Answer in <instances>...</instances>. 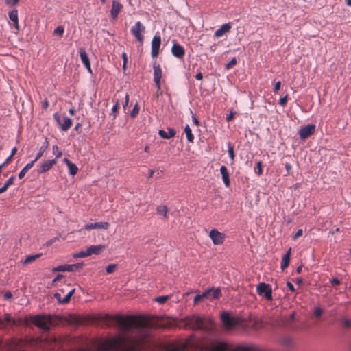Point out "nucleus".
Masks as SVG:
<instances>
[{
    "label": "nucleus",
    "mask_w": 351,
    "mask_h": 351,
    "mask_svg": "<svg viewBox=\"0 0 351 351\" xmlns=\"http://www.w3.org/2000/svg\"><path fill=\"white\" fill-rule=\"evenodd\" d=\"M119 330V334L105 341L101 351H184L185 346L177 343H157L152 324L144 317L135 315H107Z\"/></svg>",
    "instance_id": "1"
},
{
    "label": "nucleus",
    "mask_w": 351,
    "mask_h": 351,
    "mask_svg": "<svg viewBox=\"0 0 351 351\" xmlns=\"http://www.w3.org/2000/svg\"><path fill=\"white\" fill-rule=\"evenodd\" d=\"M32 321L35 326L43 330L44 334L36 338L19 341L14 345V351H34V348L43 351H63L62 341L48 332L53 324L51 315H38Z\"/></svg>",
    "instance_id": "2"
},
{
    "label": "nucleus",
    "mask_w": 351,
    "mask_h": 351,
    "mask_svg": "<svg viewBox=\"0 0 351 351\" xmlns=\"http://www.w3.org/2000/svg\"><path fill=\"white\" fill-rule=\"evenodd\" d=\"M202 351H261L255 344H238L235 346L220 340H213L202 348Z\"/></svg>",
    "instance_id": "3"
},
{
    "label": "nucleus",
    "mask_w": 351,
    "mask_h": 351,
    "mask_svg": "<svg viewBox=\"0 0 351 351\" xmlns=\"http://www.w3.org/2000/svg\"><path fill=\"white\" fill-rule=\"evenodd\" d=\"M184 324V328L192 330H202L207 334H211L213 331V323L210 319L204 317L191 315L182 319Z\"/></svg>",
    "instance_id": "4"
},
{
    "label": "nucleus",
    "mask_w": 351,
    "mask_h": 351,
    "mask_svg": "<svg viewBox=\"0 0 351 351\" xmlns=\"http://www.w3.org/2000/svg\"><path fill=\"white\" fill-rule=\"evenodd\" d=\"M220 319L223 328L226 331L232 330L236 326L241 324L243 319L239 316H232L230 313L228 311H223L220 315Z\"/></svg>",
    "instance_id": "5"
},
{
    "label": "nucleus",
    "mask_w": 351,
    "mask_h": 351,
    "mask_svg": "<svg viewBox=\"0 0 351 351\" xmlns=\"http://www.w3.org/2000/svg\"><path fill=\"white\" fill-rule=\"evenodd\" d=\"M221 295V290L219 287L215 288L212 287L208 288L206 291L201 294L196 295L193 298L194 304H197L199 302L203 301L204 299H208L209 300H215L219 299Z\"/></svg>",
    "instance_id": "6"
},
{
    "label": "nucleus",
    "mask_w": 351,
    "mask_h": 351,
    "mask_svg": "<svg viewBox=\"0 0 351 351\" xmlns=\"http://www.w3.org/2000/svg\"><path fill=\"white\" fill-rule=\"evenodd\" d=\"M53 117L62 131H67L72 125V119L66 117L65 114H61L56 112L53 114Z\"/></svg>",
    "instance_id": "7"
},
{
    "label": "nucleus",
    "mask_w": 351,
    "mask_h": 351,
    "mask_svg": "<svg viewBox=\"0 0 351 351\" xmlns=\"http://www.w3.org/2000/svg\"><path fill=\"white\" fill-rule=\"evenodd\" d=\"M256 292L261 295L263 296L267 300L271 301L272 298V289L269 284L261 282L256 286Z\"/></svg>",
    "instance_id": "8"
},
{
    "label": "nucleus",
    "mask_w": 351,
    "mask_h": 351,
    "mask_svg": "<svg viewBox=\"0 0 351 351\" xmlns=\"http://www.w3.org/2000/svg\"><path fill=\"white\" fill-rule=\"evenodd\" d=\"M145 31V27L140 21H137L131 28V34L134 36L136 39L142 45L144 36L143 33Z\"/></svg>",
    "instance_id": "9"
},
{
    "label": "nucleus",
    "mask_w": 351,
    "mask_h": 351,
    "mask_svg": "<svg viewBox=\"0 0 351 351\" xmlns=\"http://www.w3.org/2000/svg\"><path fill=\"white\" fill-rule=\"evenodd\" d=\"M83 265H84L83 263H77L72 264V265L65 264V265H58L56 267H53L52 271L53 272L65 271H75L77 269H81Z\"/></svg>",
    "instance_id": "10"
},
{
    "label": "nucleus",
    "mask_w": 351,
    "mask_h": 351,
    "mask_svg": "<svg viewBox=\"0 0 351 351\" xmlns=\"http://www.w3.org/2000/svg\"><path fill=\"white\" fill-rule=\"evenodd\" d=\"M315 125L314 124H308L302 127L299 130V136L301 140H305L315 133Z\"/></svg>",
    "instance_id": "11"
},
{
    "label": "nucleus",
    "mask_w": 351,
    "mask_h": 351,
    "mask_svg": "<svg viewBox=\"0 0 351 351\" xmlns=\"http://www.w3.org/2000/svg\"><path fill=\"white\" fill-rule=\"evenodd\" d=\"M209 237L215 245L222 244L225 239V234L216 229H212L210 231Z\"/></svg>",
    "instance_id": "12"
},
{
    "label": "nucleus",
    "mask_w": 351,
    "mask_h": 351,
    "mask_svg": "<svg viewBox=\"0 0 351 351\" xmlns=\"http://www.w3.org/2000/svg\"><path fill=\"white\" fill-rule=\"evenodd\" d=\"M123 5L117 0H112L110 9V18L112 21H117L118 15L123 9Z\"/></svg>",
    "instance_id": "13"
},
{
    "label": "nucleus",
    "mask_w": 351,
    "mask_h": 351,
    "mask_svg": "<svg viewBox=\"0 0 351 351\" xmlns=\"http://www.w3.org/2000/svg\"><path fill=\"white\" fill-rule=\"evenodd\" d=\"M171 53L176 58L182 59L185 55V49L181 45L174 42L171 47Z\"/></svg>",
    "instance_id": "14"
},
{
    "label": "nucleus",
    "mask_w": 351,
    "mask_h": 351,
    "mask_svg": "<svg viewBox=\"0 0 351 351\" xmlns=\"http://www.w3.org/2000/svg\"><path fill=\"white\" fill-rule=\"evenodd\" d=\"M161 44V38L160 36L156 35L154 36L152 41V56L156 57L159 53L160 47Z\"/></svg>",
    "instance_id": "15"
},
{
    "label": "nucleus",
    "mask_w": 351,
    "mask_h": 351,
    "mask_svg": "<svg viewBox=\"0 0 351 351\" xmlns=\"http://www.w3.org/2000/svg\"><path fill=\"white\" fill-rule=\"evenodd\" d=\"M110 226V224L108 222H95L87 223L84 226V229L86 230H93V229H104L107 230Z\"/></svg>",
    "instance_id": "16"
},
{
    "label": "nucleus",
    "mask_w": 351,
    "mask_h": 351,
    "mask_svg": "<svg viewBox=\"0 0 351 351\" xmlns=\"http://www.w3.org/2000/svg\"><path fill=\"white\" fill-rule=\"evenodd\" d=\"M56 159L49 160L45 161L41 165L40 168L38 170V173H44L48 171L52 167L56 164Z\"/></svg>",
    "instance_id": "17"
},
{
    "label": "nucleus",
    "mask_w": 351,
    "mask_h": 351,
    "mask_svg": "<svg viewBox=\"0 0 351 351\" xmlns=\"http://www.w3.org/2000/svg\"><path fill=\"white\" fill-rule=\"evenodd\" d=\"M231 29V23H227L223 24L219 29L215 31L214 33V36L216 38H219L222 36L223 34L228 33Z\"/></svg>",
    "instance_id": "18"
},
{
    "label": "nucleus",
    "mask_w": 351,
    "mask_h": 351,
    "mask_svg": "<svg viewBox=\"0 0 351 351\" xmlns=\"http://www.w3.org/2000/svg\"><path fill=\"white\" fill-rule=\"evenodd\" d=\"M220 173L222 176V180L223 184L226 187H229L230 184V178H229V172L226 166L222 165L220 167Z\"/></svg>",
    "instance_id": "19"
},
{
    "label": "nucleus",
    "mask_w": 351,
    "mask_h": 351,
    "mask_svg": "<svg viewBox=\"0 0 351 351\" xmlns=\"http://www.w3.org/2000/svg\"><path fill=\"white\" fill-rule=\"evenodd\" d=\"M168 133L165 130H160L158 131V135L163 139H170L176 136V132L173 128H168Z\"/></svg>",
    "instance_id": "20"
},
{
    "label": "nucleus",
    "mask_w": 351,
    "mask_h": 351,
    "mask_svg": "<svg viewBox=\"0 0 351 351\" xmlns=\"http://www.w3.org/2000/svg\"><path fill=\"white\" fill-rule=\"evenodd\" d=\"M291 247H289L287 252L282 256L280 268L283 271L288 267L290 262Z\"/></svg>",
    "instance_id": "21"
},
{
    "label": "nucleus",
    "mask_w": 351,
    "mask_h": 351,
    "mask_svg": "<svg viewBox=\"0 0 351 351\" xmlns=\"http://www.w3.org/2000/svg\"><path fill=\"white\" fill-rule=\"evenodd\" d=\"M105 248L106 246L103 245H90L87 248V252L89 256H91L92 254L98 255L101 254Z\"/></svg>",
    "instance_id": "22"
},
{
    "label": "nucleus",
    "mask_w": 351,
    "mask_h": 351,
    "mask_svg": "<svg viewBox=\"0 0 351 351\" xmlns=\"http://www.w3.org/2000/svg\"><path fill=\"white\" fill-rule=\"evenodd\" d=\"M6 322L11 326H15L17 324L16 319L11 317V315L9 313H5L4 315V319L0 318V327H3L4 324Z\"/></svg>",
    "instance_id": "23"
},
{
    "label": "nucleus",
    "mask_w": 351,
    "mask_h": 351,
    "mask_svg": "<svg viewBox=\"0 0 351 351\" xmlns=\"http://www.w3.org/2000/svg\"><path fill=\"white\" fill-rule=\"evenodd\" d=\"M249 320L253 322L252 324L251 325V330H259L263 328L264 324L263 322L261 319H254L250 317Z\"/></svg>",
    "instance_id": "24"
},
{
    "label": "nucleus",
    "mask_w": 351,
    "mask_h": 351,
    "mask_svg": "<svg viewBox=\"0 0 351 351\" xmlns=\"http://www.w3.org/2000/svg\"><path fill=\"white\" fill-rule=\"evenodd\" d=\"M9 18L14 23V27L16 29H19V19H18V11L17 10H13L9 12Z\"/></svg>",
    "instance_id": "25"
},
{
    "label": "nucleus",
    "mask_w": 351,
    "mask_h": 351,
    "mask_svg": "<svg viewBox=\"0 0 351 351\" xmlns=\"http://www.w3.org/2000/svg\"><path fill=\"white\" fill-rule=\"evenodd\" d=\"M153 68H154V80H161L162 71L160 64H157L156 62H155L153 64Z\"/></svg>",
    "instance_id": "26"
},
{
    "label": "nucleus",
    "mask_w": 351,
    "mask_h": 351,
    "mask_svg": "<svg viewBox=\"0 0 351 351\" xmlns=\"http://www.w3.org/2000/svg\"><path fill=\"white\" fill-rule=\"evenodd\" d=\"M48 146H49V142L47 141V139L46 138L45 140V141L43 142L42 146L40 147V150L39 152L37 153L34 160H33L35 162L42 157V156L43 155L44 152L47 150V149L48 148Z\"/></svg>",
    "instance_id": "27"
},
{
    "label": "nucleus",
    "mask_w": 351,
    "mask_h": 351,
    "mask_svg": "<svg viewBox=\"0 0 351 351\" xmlns=\"http://www.w3.org/2000/svg\"><path fill=\"white\" fill-rule=\"evenodd\" d=\"M174 326L173 322L169 319H162L160 323L159 327L162 329H170Z\"/></svg>",
    "instance_id": "28"
},
{
    "label": "nucleus",
    "mask_w": 351,
    "mask_h": 351,
    "mask_svg": "<svg viewBox=\"0 0 351 351\" xmlns=\"http://www.w3.org/2000/svg\"><path fill=\"white\" fill-rule=\"evenodd\" d=\"M79 53H80V60L84 66L90 63L88 56L84 48H83V47L80 48L79 50Z\"/></svg>",
    "instance_id": "29"
},
{
    "label": "nucleus",
    "mask_w": 351,
    "mask_h": 351,
    "mask_svg": "<svg viewBox=\"0 0 351 351\" xmlns=\"http://www.w3.org/2000/svg\"><path fill=\"white\" fill-rule=\"evenodd\" d=\"M156 213L158 215L163 216L164 218L168 219V208L165 205H160L156 208Z\"/></svg>",
    "instance_id": "30"
},
{
    "label": "nucleus",
    "mask_w": 351,
    "mask_h": 351,
    "mask_svg": "<svg viewBox=\"0 0 351 351\" xmlns=\"http://www.w3.org/2000/svg\"><path fill=\"white\" fill-rule=\"evenodd\" d=\"M35 162L32 160V162L27 163L19 172V178L22 179L25 176L27 172L34 166Z\"/></svg>",
    "instance_id": "31"
},
{
    "label": "nucleus",
    "mask_w": 351,
    "mask_h": 351,
    "mask_svg": "<svg viewBox=\"0 0 351 351\" xmlns=\"http://www.w3.org/2000/svg\"><path fill=\"white\" fill-rule=\"evenodd\" d=\"M15 180V176H12L5 182V184H3V186L2 187L0 188V194L5 192L7 191V189H8V187L13 184L14 183V181Z\"/></svg>",
    "instance_id": "32"
},
{
    "label": "nucleus",
    "mask_w": 351,
    "mask_h": 351,
    "mask_svg": "<svg viewBox=\"0 0 351 351\" xmlns=\"http://www.w3.org/2000/svg\"><path fill=\"white\" fill-rule=\"evenodd\" d=\"M281 343L287 348H292L293 346V341L291 337L286 336L281 339Z\"/></svg>",
    "instance_id": "33"
},
{
    "label": "nucleus",
    "mask_w": 351,
    "mask_h": 351,
    "mask_svg": "<svg viewBox=\"0 0 351 351\" xmlns=\"http://www.w3.org/2000/svg\"><path fill=\"white\" fill-rule=\"evenodd\" d=\"M184 132L186 133L187 141L192 143L194 140V136L189 125L184 127Z\"/></svg>",
    "instance_id": "34"
},
{
    "label": "nucleus",
    "mask_w": 351,
    "mask_h": 351,
    "mask_svg": "<svg viewBox=\"0 0 351 351\" xmlns=\"http://www.w3.org/2000/svg\"><path fill=\"white\" fill-rule=\"evenodd\" d=\"M41 255H42V254H34V255L27 256L26 257V258L25 259V261H23V263L25 265L29 264V263H32L33 261H36L39 257H40Z\"/></svg>",
    "instance_id": "35"
},
{
    "label": "nucleus",
    "mask_w": 351,
    "mask_h": 351,
    "mask_svg": "<svg viewBox=\"0 0 351 351\" xmlns=\"http://www.w3.org/2000/svg\"><path fill=\"white\" fill-rule=\"evenodd\" d=\"M75 291V289H73L70 291H69V293L65 295V297L64 298H62V304H68L70 302L71 298L72 295L74 294Z\"/></svg>",
    "instance_id": "36"
},
{
    "label": "nucleus",
    "mask_w": 351,
    "mask_h": 351,
    "mask_svg": "<svg viewBox=\"0 0 351 351\" xmlns=\"http://www.w3.org/2000/svg\"><path fill=\"white\" fill-rule=\"evenodd\" d=\"M75 291V289H73L70 291H69V293L65 295V297L64 298H62V304H68L70 302L71 298L72 295L74 294Z\"/></svg>",
    "instance_id": "37"
},
{
    "label": "nucleus",
    "mask_w": 351,
    "mask_h": 351,
    "mask_svg": "<svg viewBox=\"0 0 351 351\" xmlns=\"http://www.w3.org/2000/svg\"><path fill=\"white\" fill-rule=\"evenodd\" d=\"M75 291V289H73L70 291H69V293L65 295V297L64 298H62V304H68L70 302L71 298L72 295L74 294Z\"/></svg>",
    "instance_id": "38"
},
{
    "label": "nucleus",
    "mask_w": 351,
    "mask_h": 351,
    "mask_svg": "<svg viewBox=\"0 0 351 351\" xmlns=\"http://www.w3.org/2000/svg\"><path fill=\"white\" fill-rule=\"evenodd\" d=\"M75 291V289H73L70 291H69V293L65 295V297L64 298H62V304H68L70 302L71 298L72 295L74 294Z\"/></svg>",
    "instance_id": "39"
},
{
    "label": "nucleus",
    "mask_w": 351,
    "mask_h": 351,
    "mask_svg": "<svg viewBox=\"0 0 351 351\" xmlns=\"http://www.w3.org/2000/svg\"><path fill=\"white\" fill-rule=\"evenodd\" d=\"M75 291V289H73L70 291H69V293L65 295V297L64 298H62V304H68L70 302L71 298L72 295L74 294Z\"/></svg>",
    "instance_id": "40"
},
{
    "label": "nucleus",
    "mask_w": 351,
    "mask_h": 351,
    "mask_svg": "<svg viewBox=\"0 0 351 351\" xmlns=\"http://www.w3.org/2000/svg\"><path fill=\"white\" fill-rule=\"evenodd\" d=\"M69 173L71 176H75L78 171V167L73 162L70 163L68 166Z\"/></svg>",
    "instance_id": "41"
},
{
    "label": "nucleus",
    "mask_w": 351,
    "mask_h": 351,
    "mask_svg": "<svg viewBox=\"0 0 351 351\" xmlns=\"http://www.w3.org/2000/svg\"><path fill=\"white\" fill-rule=\"evenodd\" d=\"M228 156L232 160V164L234 162V147L229 143L228 145Z\"/></svg>",
    "instance_id": "42"
},
{
    "label": "nucleus",
    "mask_w": 351,
    "mask_h": 351,
    "mask_svg": "<svg viewBox=\"0 0 351 351\" xmlns=\"http://www.w3.org/2000/svg\"><path fill=\"white\" fill-rule=\"evenodd\" d=\"M119 100L117 99L112 109V112L113 114L112 120H114L116 119L118 112H119Z\"/></svg>",
    "instance_id": "43"
},
{
    "label": "nucleus",
    "mask_w": 351,
    "mask_h": 351,
    "mask_svg": "<svg viewBox=\"0 0 351 351\" xmlns=\"http://www.w3.org/2000/svg\"><path fill=\"white\" fill-rule=\"evenodd\" d=\"M87 256H89L88 253L87 252V249L86 250H82L73 254V257L75 258H84Z\"/></svg>",
    "instance_id": "44"
},
{
    "label": "nucleus",
    "mask_w": 351,
    "mask_h": 351,
    "mask_svg": "<svg viewBox=\"0 0 351 351\" xmlns=\"http://www.w3.org/2000/svg\"><path fill=\"white\" fill-rule=\"evenodd\" d=\"M52 149H53V154L56 155L55 159L58 158L62 156V152L60 150H59L58 146L57 145H53Z\"/></svg>",
    "instance_id": "45"
},
{
    "label": "nucleus",
    "mask_w": 351,
    "mask_h": 351,
    "mask_svg": "<svg viewBox=\"0 0 351 351\" xmlns=\"http://www.w3.org/2000/svg\"><path fill=\"white\" fill-rule=\"evenodd\" d=\"M64 27L60 25V26H58L54 29L53 34L55 35L58 36L59 37H62L63 34H64Z\"/></svg>",
    "instance_id": "46"
},
{
    "label": "nucleus",
    "mask_w": 351,
    "mask_h": 351,
    "mask_svg": "<svg viewBox=\"0 0 351 351\" xmlns=\"http://www.w3.org/2000/svg\"><path fill=\"white\" fill-rule=\"evenodd\" d=\"M169 298V295H162V296L157 297L155 299V301H156L159 304H162L165 303Z\"/></svg>",
    "instance_id": "47"
},
{
    "label": "nucleus",
    "mask_w": 351,
    "mask_h": 351,
    "mask_svg": "<svg viewBox=\"0 0 351 351\" xmlns=\"http://www.w3.org/2000/svg\"><path fill=\"white\" fill-rule=\"evenodd\" d=\"M138 112H139V107H138V104H136L130 112V117L132 118L136 117V115L138 114Z\"/></svg>",
    "instance_id": "48"
},
{
    "label": "nucleus",
    "mask_w": 351,
    "mask_h": 351,
    "mask_svg": "<svg viewBox=\"0 0 351 351\" xmlns=\"http://www.w3.org/2000/svg\"><path fill=\"white\" fill-rule=\"evenodd\" d=\"M255 172L258 176H261L263 174V162H262V161H258L257 162V167H256V169H255Z\"/></svg>",
    "instance_id": "49"
},
{
    "label": "nucleus",
    "mask_w": 351,
    "mask_h": 351,
    "mask_svg": "<svg viewBox=\"0 0 351 351\" xmlns=\"http://www.w3.org/2000/svg\"><path fill=\"white\" fill-rule=\"evenodd\" d=\"M116 264H110L106 267V271L107 274H112L114 272L115 269L117 268Z\"/></svg>",
    "instance_id": "50"
},
{
    "label": "nucleus",
    "mask_w": 351,
    "mask_h": 351,
    "mask_svg": "<svg viewBox=\"0 0 351 351\" xmlns=\"http://www.w3.org/2000/svg\"><path fill=\"white\" fill-rule=\"evenodd\" d=\"M341 322L343 324V326L345 328H351V319H341Z\"/></svg>",
    "instance_id": "51"
},
{
    "label": "nucleus",
    "mask_w": 351,
    "mask_h": 351,
    "mask_svg": "<svg viewBox=\"0 0 351 351\" xmlns=\"http://www.w3.org/2000/svg\"><path fill=\"white\" fill-rule=\"evenodd\" d=\"M63 278H64V276L62 274H58L56 276V277L52 280L51 286H53V287L57 286L58 282H59V280H60Z\"/></svg>",
    "instance_id": "52"
},
{
    "label": "nucleus",
    "mask_w": 351,
    "mask_h": 351,
    "mask_svg": "<svg viewBox=\"0 0 351 351\" xmlns=\"http://www.w3.org/2000/svg\"><path fill=\"white\" fill-rule=\"evenodd\" d=\"M238 326H240L243 330L248 331L249 330H251V325L249 324L244 323V320L241 322V324L238 325Z\"/></svg>",
    "instance_id": "53"
},
{
    "label": "nucleus",
    "mask_w": 351,
    "mask_h": 351,
    "mask_svg": "<svg viewBox=\"0 0 351 351\" xmlns=\"http://www.w3.org/2000/svg\"><path fill=\"white\" fill-rule=\"evenodd\" d=\"M323 313V310L320 307H316L314 310L313 315L316 317H319Z\"/></svg>",
    "instance_id": "54"
},
{
    "label": "nucleus",
    "mask_w": 351,
    "mask_h": 351,
    "mask_svg": "<svg viewBox=\"0 0 351 351\" xmlns=\"http://www.w3.org/2000/svg\"><path fill=\"white\" fill-rule=\"evenodd\" d=\"M237 59L236 58H233L226 65V69H230V68H232L233 66H234L236 64H237Z\"/></svg>",
    "instance_id": "55"
},
{
    "label": "nucleus",
    "mask_w": 351,
    "mask_h": 351,
    "mask_svg": "<svg viewBox=\"0 0 351 351\" xmlns=\"http://www.w3.org/2000/svg\"><path fill=\"white\" fill-rule=\"evenodd\" d=\"M121 58L123 59V69L125 71L126 69V64L128 62V57L125 53H123L121 55Z\"/></svg>",
    "instance_id": "56"
},
{
    "label": "nucleus",
    "mask_w": 351,
    "mask_h": 351,
    "mask_svg": "<svg viewBox=\"0 0 351 351\" xmlns=\"http://www.w3.org/2000/svg\"><path fill=\"white\" fill-rule=\"evenodd\" d=\"M288 95H286L285 97H281L279 100V104L282 106H285L287 103Z\"/></svg>",
    "instance_id": "57"
},
{
    "label": "nucleus",
    "mask_w": 351,
    "mask_h": 351,
    "mask_svg": "<svg viewBox=\"0 0 351 351\" xmlns=\"http://www.w3.org/2000/svg\"><path fill=\"white\" fill-rule=\"evenodd\" d=\"M295 311H293V312L289 315V318L287 319L286 323H287V324H290V323H291L292 322H293V321H294V319H295Z\"/></svg>",
    "instance_id": "58"
},
{
    "label": "nucleus",
    "mask_w": 351,
    "mask_h": 351,
    "mask_svg": "<svg viewBox=\"0 0 351 351\" xmlns=\"http://www.w3.org/2000/svg\"><path fill=\"white\" fill-rule=\"evenodd\" d=\"M235 114H236L235 112H233L232 110L230 111V114L226 116V121L228 122L232 121Z\"/></svg>",
    "instance_id": "59"
},
{
    "label": "nucleus",
    "mask_w": 351,
    "mask_h": 351,
    "mask_svg": "<svg viewBox=\"0 0 351 351\" xmlns=\"http://www.w3.org/2000/svg\"><path fill=\"white\" fill-rule=\"evenodd\" d=\"M280 86H281V82L280 81L277 82L275 84L274 87V92L275 93H278V91L280 90Z\"/></svg>",
    "instance_id": "60"
},
{
    "label": "nucleus",
    "mask_w": 351,
    "mask_h": 351,
    "mask_svg": "<svg viewBox=\"0 0 351 351\" xmlns=\"http://www.w3.org/2000/svg\"><path fill=\"white\" fill-rule=\"evenodd\" d=\"M53 297L57 300V301H58V302L59 304H62V297H61V293H58V292L55 293L53 294Z\"/></svg>",
    "instance_id": "61"
},
{
    "label": "nucleus",
    "mask_w": 351,
    "mask_h": 351,
    "mask_svg": "<svg viewBox=\"0 0 351 351\" xmlns=\"http://www.w3.org/2000/svg\"><path fill=\"white\" fill-rule=\"evenodd\" d=\"M20 0H5L7 5H15Z\"/></svg>",
    "instance_id": "62"
},
{
    "label": "nucleus",
    "mask_w": 351,
    "mask_h": 351,
    "mask_svg": "<svg viewBox=\"0 0 351 351\" xmlns=\"http://www.w3.org/2000/svg\"><path fill=\"white\" fill-rule=\"evenodd\" d=\"M303 231L302 229H299L295 234L293 236V239L296 240L298 237H301L302 235Z\"/></svg>",
    "instance_id": "63"
},
{
    "label": "nucleus",
    "mask_w": 351,
    "mask_h": 351,
    "mask_svg": "<svg viewBox=\"0 0 351 351\" xmlns=\"http://www.w3.org/2000/svg\"><path fill=\"white\" fill-rule=\"evenodd\" d=\"M330 283L332 285H338L340 284V280L337 278H332L331 280H330Z\"/></svg>",
    "instance_id": "64"
}]
</instances>
